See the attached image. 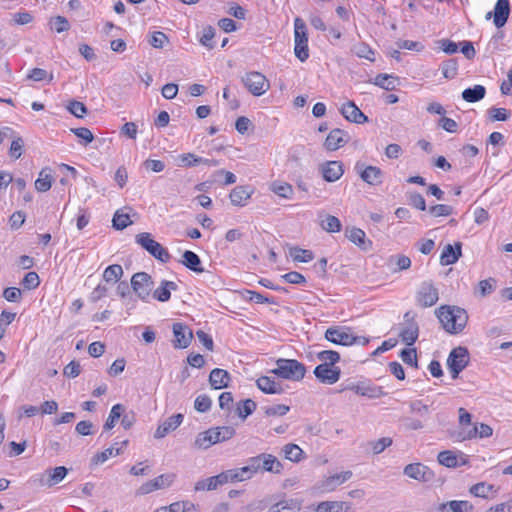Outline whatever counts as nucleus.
<instances>
[{
    "mask_svg": "<svg viewBox=\"0 0 512 512\" xmlns=\"http://www.w3.org/2000/svg\"><path fill=\"white\" fill-rule=\"evenodd\" d=\"M168 42L169 39L167 35L161 31L154 32L149 39V44L157 49L163 48L164 45Z\"/></svg>",
    "mask_w": 512,
    "mask_h": 512,
    "instance_id": "62",
    "label": "nucleus"
},
{
    "mask_svg": "<svg viewBox=\"0 0 512 512\" xmlns=\"http://www.w3.org/2000/svg\"><path fill=\"white\" fill-rule=\"evenodd\" d=\"M393 443L392 438L382 437L378 440L368 442V446L371 448L374 455L382 453L387 447Z\"/></svg>",
    "mask_w": 512,
    "mask_h": 512,
    "instance_id": "51",
    "label": "nucleus"
},
{
    "mask_svg": "<svg viewBox=\"0 0 512 512\" xmlns=\"http://www.w3.org/2000/svg\"><path fill=\"white\" fill-rule=\"evenodd\" d=\"M404 475L411 479L427 483L433 480L434 473L422 463H411L404 467Z\"/></svg>",
    "mask_w": 512,
    "mask_h": 512,
    "instance_id": "14",
    "label": "nucleus"
},
{
    "mask_svg": "<svg viewBox=\"0 0 512 512\" xmlns=\"http://www.w3.org/2000/svg\"><path fill=\"white\" fill-rule=\"evenodd\" d=\"M175 477V474H162L142 484L137 490V495H146L155 490L167 488L174 482Z\"/></svg>",
    "mask_w": 512,
    "mask_h": 512,
    "instance_id": "15",
    "label": "nucleus"
},
{
    "mask_svg": "<svg viewBox=\"0 0 512 512\" xmlns=\"http://www.w3.org/2000/svg\"><path fill=\"white\" fill-rule=\"evenodd\" d=\"M453 211V207L446 204H437L429 208V213L433 217L450 216Z\"/></svg>",
    "mask_w": 512,
    "mask_h": 512,
    "instance_id": "60",
    "label": "nucleus"
},
{
    "mask_svg": "<svg viewBox=\"0 0 512 512\" xmlns=\"http://www.w3.org/2000/svg\"><path fill=\"white\" fill-rule=\"evenodd\" d=\"M230 380V374L220 368L213 369L209 375V383L216 390L228 387Z\"/></svg>",
    "mask_w": 512,
    "mask_h": 512,
    "instance_id": "28",
    "label": "nucleus"
},
{
    "mask_svg": "<svg viewBox=\"0 0 512 512\" xmlns=\"http://www.w3.org/2000/svg\"><path fill=\"white\" fill-rule=\"evenodd\" d=\"M318 171L326 182H335L344 174V165L341 161H325L318 165Z\"/></svg>",
    "mask_w": 512,
    "mask_h": 512,
    "instance_id": "12",
    "label": "nucleus"
},
{
    "mask_svg": "<svg viewBox=\"0 0 512 512\" xmlns=\"http://www.w3.org/2000/svg\"><path fill=\"white\" fill-rule=\"evenodd\" d=\"M177 288L175 282L162 280L160 286L154 290L153 297L160 302H166L171 297V291H175Z\"/></svg>",
    "mask_w": 512,
    "mask_h": 512,
    "instance_id": "33",
    "label": "nucleus"
},
{
    "mask_svg": "<svg viewBox=\"0 0 512 512\" xmlns=\"http://www.w3.org/2000/svg\"><path fill=\"white\" fill-rule=\"evenodd\" d=\"M493 429L485 424L480 423L479 426H474L472 429L468 430L467 432L459 433L458 437L460 440H467V439H473L475 437L480 438H488L492 436Z\"/></svg>",
    "mask_w": 512,
    "mask_h": 512,
    "instance_id": "32",
    "label": "nucleus"
},
{
    "mask_svg": "<svg viewBox=\"0 0 512 512\" xmlns=\"http://www.w3.org/2000/svg\"><path fill=\"white\" fill-rule=\"evenodd\" d=\"M113 227L116 230H123L132 224L128 214H123L117 211L112 219Z\"/></svg>",
    "mask_w": 512,
    "mask_h": 512,
    "instance_id": "53",
    "label": "nucleus"
},
{
    "mask_svg": "<svg viewBox=\"0 0 512 512\" xmlns=\"http://www.w3.org/2000/svg\"><path fill=\"white\" fill-rule=\"evenodd\" d=\"M462 255V244L456 242L454 245L447 244L441 253L440 264L443 266L454 264Z\"/></svg>",
    "mask_w": 512,
    "mask_h": 512,
    "instance_id": "25",
    "label": "nucleus"
},
{
    "mask_svg": "<svg viewBox=\"0 0 512 512\" xmlns=\"http://www.w3.org/2000/svg\"><path fill=\"white\" fill-rule=\"evenodd\" d=\"M315 377L324 384L336 383L341 375V370L336 366H328L326 364H319L314 369Z\"/></svg>",
    "mask_w": 512,
    "mask_h": 512,
    "instance_id": "19",
    "label": "nucleus"
},
{
    "mask_svg": "<svg viewBox=\"0 0 512 512\" xmlns=\"http://www.w3.org/2000/svg\"><path fill=\"white\" fill-rule=\"evenodd\" d=\"M346 237L362 250H368L371 247V241H366V234L363 230L352 227L345 231Z\"/></svg>",
    "mask_w": 512,
    "mask_h": 512,
    "instance_id": "31",
    "label": "nucleus"
},
{
    "mask_svg": "<svg viewBox=\"0 0 512 512\" xmlns=\"http://www.w3.org/2000/svg\"><path fill=\"white\" fill-rule=\"evenodd\" d=\"M125 410L122 404H115L109 413V416L103 426L104 430H111L114 428L116 422L121 418Z\"/></svg>",
    "mask_w": 512,
    "mask_h": 512,
    "instance_id": "42",
    "label": "nucleus"
},
{
    "mask_svg": "<svg viewBox=\"0 0 512 512\" xmlns=\"http://www.w3.org/2000/svg\"><path fill=\"white\" fill-rule=\"evenodd\" d=\"M68 111L73 114L77 118H83L84 115L87 113L86 106L79 101L72 100L69 102L67 106Z\"/></svg>",
    "mask_w": 512,
    "mask_h": 512,
    "instance_id": "63",
    "label": "nucleus"
},
{
    "mask_svg": "<svg viewBox=\"0 0 512 512\" xmlns=\"http://www.w3.org/2000/svg\"><path fill=\"white\" fill-rule=\"evenodd\" d=\"M437 459H438L439 464L446 466L448 468H455L459 465L466 463L465 460H463L461 463H459L457 455L450 450H445V451L440 452L438 454Z\"/></svg>",
    "mask_w": 512,
    "mask_h": 512,
    "instance_id": "40",
    "label": "nucleus"
},
{
    "mask_svg": "<svg viewBox=\"0 0 512 512\" xmlns=\"http://www.w3.org/2000/svg\"><path fill=\"white\" fill-rule=\"evenodd\" d=\"M136 243L145 249L149 254L155 257L157 260L167 263L171 256L166 248H164L159 242L155 241L150 233L143 232L136 235Z\"/></svg>",
    "mask_w": 512,
    "mask_h": 512,
    "instance_id": "6",
    "label": "nucleus"
},
{
    "mask_svg": "<svg viewBox=\"0 0 512 512\" xmlns=\"http://www.w3.org/2000/svg\"><path fill=\"white\" fill-rule=\"evenodd\" d=\"M345 390H351L358 395L375 399L381 396H384L386 393L383 391L382 387L376 386L367 382H358L356 384L347 385Z\"/></svg>",
    "mask_w": 512,
    "mask_h": 512,
    "instance_id": "18",
    "label": "nucleus"
},
{
    "mask_svg": "<svg viewBox=\"0 0 512 512\" xmlns=\"http://www.w3.org/2000/svg\"><path fill=\"white\" fill-rule=\"evenodd\" d=\"M241 81L245 88L254 96H261L270 88L268 80L260 72L246 73L242 76Z\"/></svg>",
    "mask_w": 512,
    "mask_h": 512,
    "instance_id": "7",
    "label": "nucleus"
},
{
    "mask_svg": "<svg viewBox=\"0 0 512 512\" xmlns=\"http://www.w3.org/2000/svg\"><path fill=\"white\" fill-rule=\"evenodd\" d=\"M218 488L217 483L215 482V477H209L206 479L199 480L195 483L194 490L196 492L199 491H212Z\"/></svg>",
    "mask_w": 512,
    "mask_h": 512,
    "instance_id": "56",
    "label": "nucleus"
},
{
    "mask_svg": "<svg viewBox=\"0 0 512 512\" xmlns=\"http://www.w3.org/2000/svg\"><path fill=\"white\" fill-rule=\"evenodd\" d=\"M349 140V135L342 129H332L327 135L324 147L328 151H335L344 146Z\"/></svg>",
    "mask_w": 512,
    "mask_h": 512,
    "instance_id": "21",
    "label": "nucleus"
},
{
    "mask_svg": "<svg viewBox=\"0 0 512 512\" xmlns=\"http://www.w3.org/2000/svg\"><path fill=\"white\" fill-rule=\"evenodd\" d=\"M317 358L322 361L321 364L335 366L340 361V354L334 350H322L316 352Z\"/></svg>",
    "mask_w": 512,
    "mask_h": 512,
    "instance_id": "45",
    "label": "nucleus"
},
{
    "mask_svg": "<svg viewBox=\"0 0 512 512\" xmlns=\"http://www.w3.org/2000/svg\"><path fill=\"white\" fill-rule=\"evenodd\" d=\"M47 168L40 171L38 179L35 181V189L39 192H46L52 186V177L47 173Z\"/></svg>",
    "mask_w": 512,
    "mask_h": 512,
    "instance_id": "46",
    "label": "nucleus"
},
{
    "mask_svg": "<svg viewBox=\"0 0 512 512\" xmlns=\"http://www.w3.org/2000/svg\"><path fill=\"white\" fill-rule=\"evenodd\" d=\"M374 84L388 91L394 90L398 84V78L389 74H378Z\"/></svg>",
    "mask_w": 512,
    "mask_h": 512,
    "instance_id": "41",
    "label": "nucleus"
},
{
    "mask_svg": "<svg viewBox=\"0 0 512 512\" xmlns=\"http://www.w3.org/2000/svg\"><path fill=\"white\" fill-rule=\"evenodd\" d=\"M183 414L177 413L175 415L170 416L166 420H164L162 423L159 424L157 427L154 438L156 439H162L164 438L168 433L176 430L183 421Z\"/></svg>",
    "mask_w": 512,
    "mask_h": 512,
    "instance_id": "22",
    "label": "nucleus"
},
{
    "mask_svg": "<svg viewBox=\"0 0 512 512\" xmlns=\"http://www.w3.org/2000/svg\"><path fill=\"white\" fill-rule=\"evenodd\" d=\"M325 339L333 344L350 346L354 344L351 329L345 326H332L325 331Z\"/></svg>",
    "mask_w": 512,
    "mask_h": 512,
    "instance_id": "9",
    "label": "nucleus"
},
{
    "mask_svg": "<svg viewBox=\"0 0 512 512\" xmlns=\"http://www.w3.org/2000/svg\"><path fill=\"white\" fill-rule=\"evenodd\" d=\"M439 299L438 289L431 282H423L417 293V302L421 307H431Z\"/></svg>",
    "mask_w": 512,
    "mask_h": 512,
    "instance_id": "13",
    "label": "nucleus"
},
{
    "mask_svg": "<svg viewBox=\"0 0 512 512\" xmlns=\"http://www.w3.org/2000/svg\"><path fill=\"white\" fill-rule=\"evenodd\" d=\"M269 188L273 193L285 199L292 198L294 194L292 185L286 182L274 181Z\"/></svg>",
    "mask_w": 512,
    "mask_h": 512,
    "instance_id": "39",
    "label": "nucleus"
},
{
    "mask_svg": "<svg viewBox=\"0 0 512 512\" xmlns=\"http://www.w3.org/2000/svg\"><path fill=\"white\" fill-rule=\"evenodd\" d=\"M225 473L227 475L228 482L247 480V475L249 474L248 470L244 469V467L237 469H229L226 470Z\"/></svg>",
    "mask_w": 512,
    "mask_h": 512,
    "instance_id": "54",
    "label": "nucleus"
},
{
    "mask_svg": "<svg viewBox=\"0 0 512 512\" xmlns=\"http://www.w3.org/2000/svg\"><path fill=\"white\" fill-rule=\"evenodd\" d=\"M152 277L146 272H137L131 278V288L143 301H147L153 289Z\"/></svg>",
    "mask_w": 512,
    "mask_h": 512,
    "instance_id": "8",
    "label": "nucleus"
},
{
    "mask_svg": "<svg viewBox=\"0 0 512 512\" xmlns=\"http://www.w3.org/2000/svg\"><path fill=\"white\" fill-rule=\"evenodd\" d=\"M341 114L345 119L356 124H362L368 121V117L352 101L342 106Z\"/></svg>",
    "mask_w": 512,
    "mask_h": 512,
    "instance_id": "26",
    "label": "nucleus"
},
{
    "mask_svg": "<svg viewBox=\"0 0 512 512\" xmlns=\"http://www.w3.org/2000/svg\"><path fill=\"white\" fill-rule=\"evenodd\" d=\"M301 509V502L297 499L281 500L268 509V512H296Z\"/></svg>",
    "mask_w": 512,
    "mask_h": 512,
    "instance_id": "34",
    "label": "nucleus"
},
{
    "mask_svg": "<svg viewBox=\"0 0 512 512\" xmlns=\"http://www.w3.org/2000/svg\"><path fill=\"white\" fill-rule=\"evenodd\" d=\"M236 431L231 426L213 427L199 433L194 441L197 449H208L212 445L230 440Z\"/></svg>",
    "mask_w": 512,
    "mask_h": 512,
    "instance_id": "3",
    "label": "nucleus"
},
{
    "mask_svg": "<svg viewBox=\"0 0 512 512\" xmlns=\"http://www.w3.org/2000/svg\"><path fill=\"white\" fill-rule=\"evenodd\" d=\"M355 170L359 177L368 185L377 186L382 183L383 172L379 167L365 165V163L358 161L355 164Z\"/></svg>",
    "mask_w": 512,
    "mask_h": 512,
    "instance_id": "10",
    "label": "nucleus"
},
{
    "mask_svg": "<svg viewBox=\"0 0 512 512\" xmlns=\"http://www.w3.org/2000/svg\"><path fill=\"white\" fill-rule=\"evenodd\" d=\"M458 65L455 59H449L442 64V73L446 79H453L457 75Z\"/></svg>",
    "mask_w": 512,
    "mask_h": 512,
    "instance_id": "55",
    "label": "nucleus"
},
{
    "mask_svg": "<svg viewBox=\"0 0 512 512\" xmlns=\"http://www.w3.org/2000/svg\"><path fill=\"white\" fill-rule=\"evenodd\" d=\"M321 227L329 233H335L341 230L342 224L337 217L327 215L325 219L321 221Z\"/></svg>",
    "mask_w": 512,
    "mask_h": 512,
    "instance_id": "49",
    "label": "nucleus"
},
{
    "mask_svg": "<svg viewBox=\"0 0 512 512\" xmlns=\"http://www.w3.org/2000/svg\"><path fill=\"white\" fill-rule=\"evenodd\" d=\"M495 284L496 280L494 278L481 280L478 283V287L475 290V294L479 295L480 297H486L487 295L491 294L494 291Z\"/></svg>",
    "mask_w": 512,
    "mask_h": 512,
    "instance_id": "50",
    "label": "nucleus"
},
{
    "mask_svg": "<svg viewBox=\"0 0 512 512\" xmlns=\"http://www.w3.org/2000/svg\"><path fill=\"white\" fill-rule=\"evenodd\" d=\"M473 510L474 506L466 500H452L438 507L439 512H473Z\"/></svg>",
    "mask_w": 512,
    "mask_h": 512,
    "instance_id": "29",
    "label": "nucleus"
},
{
    "mask_svg": "<svg viewBox=\"0 0 512 512\" xmlns=\"http://www.w3.org/2000/svg\"><path fill=\"white\" fill-rule=\"evenodd\" d=\"M348 506L341 501H323L315 508V512H346Z\"/></svg>",
    "mask_w": 512,
    "mask_h": 512,
    "instance_id": "38",
    "label": "nucleus"
},
{
    "mask_svg": "<svg viewBox=\"0 0 512 512\" xmlns=\"http://www.w3.org/2000/svg\"><path fill=\"white\" fill-rule=\"evenodd\" d=\"M253 189L249 186H236L230 192L229 198L234 206L243 207L253 194Z\"/></svg>",
    "mask_w": 512,
    "mask_h": 512,
    "instance_id": "27",
    "label": "nucleus"
},
{
    "mask_svg": "<svg viewBox=\"0 0 512 512\" xmlns=\"http://www.w3.org/2000/svg\"><path fill=\"white\" fill-rule=\"evenodd\" d=\"M212 401L206 394L199 395L194 402V408L196 411L205 413L210 410Z\"/></svg>",
    "mask_w": 512,
    "mask_h": 512,
    "instance_id": "57",
    "label": "nucleus"
},
{
    "mask_svg": "<svg viewBox=\"0 0 512 512\" xmlns=\"http://www.w3.org/2000/svg\"><path fill=\"white\" fill-rule=\"evenodd\" d=\"M469 362V352L466 347H456L454 348L448 358H447V366L448 367H458L459 369H464Z\"/></svg>",
    "mask_w": 512,
    "mask_h": 512,
    "instance_id": "23",
    "label": "nucleus"
},
{
    "mask_svg": "<svg viewBox=\"0 0 512 512\" xmlns=\"http://www.w3.org/2000/svg\"><path fill=\"white\" fill-rule=\"evenodd\" d=\"M402 361L413 367H417V352L415 348H405L400 352Z\"/></svg>",
    "mask_w": 512,
    "mask_h": 512,
    "instance_id": "61",
    "label": "nucleus"
},
{
    "mask_svg": "<svg viewBox=\"0 0 512 512\" xmlns=\"http://www.w3.org/2000/svg\"><path fill=\"white\" fill-rule=\"evenodd\" d=\"M271 372L282 379L300 381L305 376L306 368L295 359L280 358L276 361V368Z\"/></svg>",
    "mask_w": 512,
    "mask_h": 512,
    "instance_id": "4",
    "label": "nucleus"
},
{
    "mask_svg": "<svg viewBox=\"0 0 512 512\" xmlns=\"http://www.w3.org/2000/svg\"><path fill=\"white\" fill-rule=\"evenodd\" d=\"M294 53L301 61L305 62L309 57L308 35L305 22L297 17L294 20Z\"/></svg>",
    "mask_w": 512,
    "mask_h": 512,
    "instance_id": "5",
    "label": "nucleus"
},
{
    "mask_svg": "<svg viewBox=\"0 0 512 512\" xmlns=\"http://www.w3.org/2000/svg\"><path fill=\"white\" fill-rule=\"evenodd\" d=\"M183 259L181 263L188 268L189 270L196 272V273H202L204 271L202 267V262L200 257L193 251L186 250L183 253Z\"/></svg>",
    "mask_w": 512,
    "mask_h": 512,
    "instance_id": "35",
    "label": "nucleus"
},
{
    "mask_svg": "<svg viewBox=\"0 0 512 512\" xmlns=\"http://www.w3.org/2000/svg\"><path fill=\"white\" fill-rule=\"evenodd\" d=\"M128 444V440H124L121 443L120 447H115L114 445L105 449L102 452L97 453L93 458L92 462L94 464H102L105 461H107L110 457L117 456L122 453L123 448L126 447Z\"/></svg>",
    "mask_w": 512,
    "mask_h": 512,
    "instance_id": "36",
    "label": "nucleus"
},
{
    "mask_svg": "<svg viewBox=\"0 0 512 512\" xmlns=\"http://www.w3.org/2000/svg\"><path fill=\"white\" fill-rule=\"evenodd\" d=\"M405 326L402 328L399 336L401 341L407 346H412L419 335V327L415 321V315L412 312H406L404 315Z\"/></svg>",
    "mask_w": 512,
    "mask_h": 512,
    "instance_id": "11",
    "label": "nucleus"
},
{
    "mask_svg": "<svg viewBox=\"0 0 512 512\" xmlns=\"http://www.w3.org/2000/svg\"><path fill=\"white\" fill-rule=\"evenodd\" d=\"M353 53L360 57L365 58L367 60L373 61L374 59L371 57L374 52L371 50V48L365 44V43H358L353 46L352 48Z\"/></svg>",
    "mask_w": 512,
    "mask_h": 512,
    "instance_id": "58",
    "label": "nucleus"
},
{
    "mask_svg": "<svg viewBox=\"0 0 512 512\" xmlns=\"http://www.w3.org/2000/svg\"><path fill=\"white\" fill-rule=\"evenodd\" d=\"M408 202H409V205H411L412 207H414L418 210H421V211L426 210L425 199L420 193H417V192L409 193L408 194Z\"/></svg>",
    "mask_w": 512,
    "mask_h": 512,
    "instance_id": "64",
    "label": "nucleus"
},
{
    "mask_svg": "<svg viewBox=\"0 0 512 512\" xmlns=\"http://www.w3.org/2000/svg\"><path fill=\"white\" fill-rule=\"evenodd\" d=\"M266 416H284L290 410V407L284 404L267 406L262 408Z\"/></svg>",
    "mask_w": 512,
    "mask_h": 512,
    "instance_id": "59",
    "label": "nucleus"
},
{
    "mask_svg": "<svg viewBox=\"0 0 512 512\" xmlns=\"http://www.w3.org/2000/svg\"><path fill=\"white\" fill-rule=\"evenodd\" d=\"M290 256L296 262L307 263L313 260L314 254L310 250L302 249L299 247H293L290 249Z\"/></svg>",
    "mask_w": 512,
    "mask_h": 512,
    "instance_id": "47",
    "label": "nucleus"
},
{
    "mask_svg": "<svg viewBox=\"0 0 512 512\" xmlns=\"http://www.w3.org/2000/svg\"><path fill=\"white\" fill-rule=\"evenodd\" d=\"M435 313L444 330L450 334L462 332L468 321L466 310L458 306L443 305Z\"/></svg>",
    "mask_w": 512,
    "mask_h": 512,
    "instance_id": "1",
    "label": "nucleus"
},
{
    "mask_svg": "<svg viewBox=\"0 0 512 512\" xmlns=\"http://www.w3.org/2000/svg\"><path fill=\"white\" fill-rule=\"evenodd\" d=\"M50 28L57 33H62L70 29L69 21L63 16H56L50 20Z\"/></svg>",
    "mask_w": 512,
    "mask_h": 512,
    "instance_id": "52",
    "label": "nucleus"
},
{
    "mask_svg": "<svg viewBox=\"0 0 512 512\" xmlns=\"http://www.w3.org/2000/svg\"><path fill=\"white\" fill-rule=\"evenodd\" d=\"M68 474V469L65 466H58L53 469H48L42 475L40 482L47 487H53L60 483Z\"/></svg>",
    "mask_w": 512,
    "mask_h": 512,
    "instance_id": "24",
    "label": "nucleus"
},
{
    "mask_svg": "<svg viewBox=\"0 0 512 512\" xmlns=\"http://www.w3.org/2000/svg\"><path fill=\"white\" fill-rule=\"evenodd\" d=\"M510 15V3L509 0H497L494 11L488 12L485 16L487 20L493 17L494 25L497 28L503 27Z\"/></svg>",
    "mask_w": 512,
    "mask_h": 512,
    "instance_id": "16",
    "label": "nucleus"
},
{
    "mask_svg": "<svg viewBox=\"0 0 512 512\" xmlns=\"http://www.w3.org/2000/svg\"><path fill=\"white\" fill-rule=\"evenodd\" d=\"M244 469L248 470L247 478H251L259 472H269L280 474L283 470V464L272 454L261 453L257 456L250 457Z\"/></svg>",
    "mask_w": 512,
    "mask_h": 512,
    "instance_id": "2",
    "label": "nucleus"
},
{
    "mask_svg": "<svg viewBox=\"0 0 512 512\" xmlns=\"http://www.w3.org/2000/svg\"><path fill=\"white\" fill-rule=\"evenodd\" d=\"M256 409V403L252 399H246L237 404L236 412L241 419H246Z\"/></svg>",
    "mask_w": 512,
    "mask_h": 512,
    "instance_id": "48",
    "label": "nucleus"
},
{
    "mask_svg": "<svg viewBox=\"0 0 512 512\" xmlns=\"http://www.w3.org/2000/svg\"><path fill=\"white\" fill-rule=\"evenodd\" d=\"M352 475H353L352 471L348 470V471H344V472L329 476L319 483L318 489L321 492H332L339 485L348 481L352 477Z\"/></svg>",
    "mask_w": 512,
    "mask_h": 512,
    "instance_id": "20",
    "label": "nucleus"
},
{
    "mask_svg": "<svg viewBox=\"0 0 512 512\" xmlns=\"http://www.w3.org/2000/svg\"><path fill=\"white\" fill-rule=\"evenodd\" d=\"M282 451L284 453V456L286 459L292 461V462H299L303 459V450L296 444L289 443L286 444Z\"/></svg>",
    "mask_w": 512,
    "mask_h": 512,
    "instance_id": "44",
    "label": "nucleus"
},
{
    "mask_svg": "<svg viewBox=\"0 0 512 512\" xmlns=\"http://www.w3.org/2000/svg\"><path fill=\"white\" fill-rule=\"evenodd\" d=\"M257 387L266 394H282L284 389L281 383L276 382L272 377L261 376L256 381Z\"/></svg>",
    "mask_w": 512,
    "mask_h": 512,
    "instance_id": "30",
    "label": "nucleus"
},
{
    "mask_svg": "<svg viewBox=\"0 0 512 512\" xmlns=\"http://www.w3.org/2000/svg\"><path fill=\"white\" fill-rule=\"evenodd\" d=\"M172 329L174 335L173 346L178 349L187 348L193 339L192 330L183 323H174Z\"/></svg>",
    "mask_w": 512,
    "mask_h": 512,
    "instance_id": "17",
    "label": "nucleus"
},
{
    "mask_svg": "<svg viewBox=\"0 0 512 512\" xmlns=\"http://www.w3.org/2000/svg\"><path fill=\"white\" fill-rule=\"evenodd\" d=\"M123 275L122 266L119 264L109 265L103 273V279L107 283H117Z\"/></svg>",
    "mask_w": 512,
    "mask_h": 512,
    "instance_id": "43",
    "label": "nucleus"
},
{
    "mask_svg": "<svg viewBox=\"0 0 512 512\" xmlns=\"http://www.w3.org/2000/svg\"><path fill=\"white\" fill-rule=\"evenodd\" d=\"M486 89L482 85H475L472 88H467L462 92V98L469 103H475L485 97Z\"/></svg>",
    "mask_w": 512,
    "mask_h": 512,
    "instance_id": "37",
    "label": "nucleus"
}]
</instances>
